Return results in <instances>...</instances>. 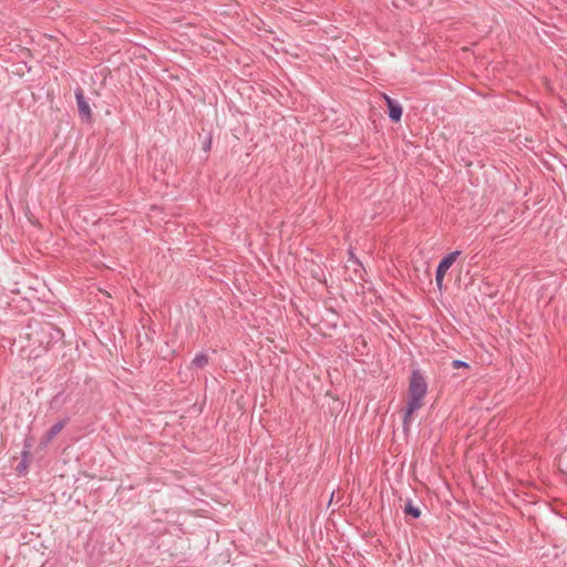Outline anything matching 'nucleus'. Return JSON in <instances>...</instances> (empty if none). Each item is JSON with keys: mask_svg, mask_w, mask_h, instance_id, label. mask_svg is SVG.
<instances>
[{"mask_svg": "<svg viewBox=\"0 0 567 567\" xmlns=\"http://www.w3.org/2000/svg\"><path fill=\"white\" fill-rule=\"evenodd\" d=\"M47 332L49 333L51 340H53L54 342L61 340L64 336L63 331L60 328L50 323L47 326Z\"/></svg>", "mask_w": 567, "mask_h": 567, "instance_id": "8", "label": "nucleus"}, {"mask_svg": "<svg viewBox=\"0 0 567 567\" xmlns=\"http://www.w3.org/2000/svg\"><path fill=\"white\" fill-rule=\"evenodd\" d=\"M383 99L386 103V107L389 106V101H394L393 99H391L390 96H388L386 94H383Z\"/></svg>", "mask_w": 567, "mask_h": 567, "instance_id": "13", "label": "nucleus"}, {"mask_svg": "<svg viewBox=\"0 0 567 567\" xmlns=\"http://www.w3.org/2000/svg\"><path fill=\"white\" fill-rule=\"evenodd\" d=\"M75 100L79 109V115L84 122L92 121V112L81 87L75 90Z\"/></svg>", "mask_w": 567, "mask_h": 567, "instance_id": "4", "label": "nucleus"}, {"mask_svg": "<svg viewBox=\"0 0 567 567\" xmlns=\"http://www.w3.org/2000/svg\"><path fill=\"white\" fill-rule=\"evenodd\" d=\"M70 400V396L68 394H64V392L56 393L52 400L50 401V405L52 409L60 408L63 404H65Z\"/></svg>", "mask_w": 567, "mask_h": 567, "instance_id": "7", "label": "nucleus"}, {"mask_svg": "<svg viewBox=\"0 0 567 567\" xmlns=\"http://www.w3.org/2000/svg\"><path fill=\"white\" fill-rule=\"evenodd\" d=\"M404 513L413 518H419L421 516V509L415 506L412 501H408L405 503Z\"/></svg>", "mask_w": 567, "mask_h": 567, "instance_id": "9", "label": "nucleus"}, {"mask_svg": "<svg viewBox=\"0 0 567 567\" xmlns=\"http://www.w3.org/2000/svg\"><path fill=\"white\" fill-rule=\"evenodd\" d=\"M208 355L204 352H199L195 355V358L192 361V367L195 369H203L205 365L208 364Z\"/></svg>", "mask_w": 567, "mask_h": 567, "instance_id": "6", "label": "nucleus"}, {"mask_svg": "<svg viewBox=\"0 0 567 567\" xmlns=\"http://www.w3.org/2000/svg\"><path fill=\"white\" fill-rule=\"evenodd\" d=\"M402 106L396 101H389L388 115L391 121L399 122L402 117Z\"/></svg>", "mask_w": 567, "mask_h": 567, "instance_id": "5", "label": "nucleus"}, {"mask_svg": "<svg viewBox=\"0 0 567 567\" xmlns=\"http://www.w3.org/2000/svg\"><path fill=\"white\" fill-rule=\"evenodd\" d=\"M24 447L25 449L22 452L23 461H25L27 456L29 455V451L27 449L31 447V444L28 442V439L25 440Z\"/></svg>", "mask_w": 567, "mask_h": 567, "instance_id": "12", "label": "nucleus"}, {"mask_svg": "<svg viewBox=\"0 0 567 567\" xmlns=\"http://www.w3.org/2000/svg\"><path fill=\"white\" fill-rule=\"evenodd\" d=\"M452 368L453 369L468 368V364L465 361H462V360H453L452 361Z\"/></svg>", "mask_w": 567, "mask_h": 567, "instance_id": "11", "label": "nucleus"}, {"mask_svg": "<svg viewBox=\"0 0 567 567\" xmlns=\"http://www.w3.org/2000/svg\"><path fill=\"white\" fill-rule=\"evenodd\" d=\"M27 468L24 463H21V466L19 467L20 473L24 472Z\"/></svg>", "mask_w": 567, "mask_h": 567, "instance_id": "14", "label": "nucleus"}, {"mask_svg": "<svg viewBox=\"0 0 567 567\" xmlns=\"http://www.w3.org/2000/svg\"><path fill=\"white\" fill-rule=\"evenodd\" d=\"M203 151L205 153H208L212 148V135L208 134L205 140L203 141V146H202Z\"/></svg>", "mask_w": 567, "mask_h": 567, "instance_id": "10", "label": "nucleus"}, {"mask_svg": "<svg viewBox=\"0 0 567 567\" xmlns=\"http://www.w3.org/2000/svg\"><path fill=\"white\" fill-rule=\"evenodd\" d=\"M425 398V377L419 369L411 372L406 393V403L403 409V430L406 433L414 421V413L422 409Z\"/></svg>", "mask_w": 567, "mask_h": 567, "instance_id": "1", "label": "nucleus"}, {"mask_svg": "<svg viewBox=\"0 0 567 567\" xmlns=\"http://www.w3.org/2000/svg\"><path fill=\"white\" fill-rule=\"evenodd\" d=\"M70 416L65 415L58 422H55L50 429L47 430V432L42 435L40 439L39 445L40 446H47L50 442H52L56 435L66 426V424L70 422Z\"/></svg>", "mask_w": 567, "mask_h": 567, "instance_id": "3", "label": "nucleus"}, {"mask_svg": "<svg viewBox=\"0 0 567 567\" xmlns=\"http://www.w3.org/2000/svg\"><path fill=\"white\" fill-rule=\"evenodd\" d=\"M461 255L460 250L452 251L447 254L439 264L436 274H435V284L439 289H442L443 279L447 270L456 261L457 257Z\"/></svg>", "mask_w": 567, "mask_h": 567, "instance_id": "2", "label": "nucleus"}]
</instances>
